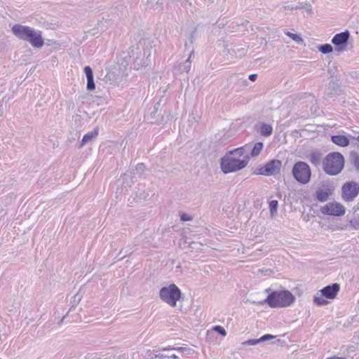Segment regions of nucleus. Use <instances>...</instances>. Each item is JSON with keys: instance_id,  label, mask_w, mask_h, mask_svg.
I'll use <instances>...</instances> for the list:
<instances>
[{"instance_id": "obj_43", "label": "nucleus", "mask_w": 359, "mask_h": 359, "mask_svg": "<svg viewBox=\"0 0 359 359\" xmlns=\"http://www.w3.org/2000/svg\"><path fill=\"white\" fill-rule=\"evenodd\" d=\"M191 55H193V53H191L189 57H191Z\"/></svg>"}, {"instance_id": "obj_28", "label": "nucleus", "mask_w": 359, "mask_h": 359, "mask_svg": "<svg viewBox=\"0 0 359 359\" xmlns=\"http://www.w3.org/2000/svg\"><path fill=\"white\" fill-rule=\"evenodd\" d=\"M286 34H287L288 36H290L291 39H292L294 41H295L299 42V41H302V38H301L300 36H298L297 34H293V33H291V32H287L286 33Z\"/></svg>"}, {"instance_id": "obj_24", "label": "nucleus", "mask_w": 359, "mask_h": 359, "mask_svg": "<svg viewBox=\"0 0 359 359\" xmlns=\"http://www.w3.org/2000/svg\"><path fill=\"white\" fill-rule=\"evenodd\" d=\"M278 204V203L276 200H272L269 202V209L272 215L277 212Z\"/></svg>"}, {"instance_id": "obj_21", "label": "nucleus", "mask_w": 359, "mask_h": 359, "mask_svg": "<svg viewBox=\"0 0 359 359\" xmlns=\"http://www.w3.org/2000/svg\"><path fill=\"white\" fill-rule=\"evenodd\" d=\"M191 67L190 57H188L182 65H180V70L182 72H189Z\"/></svg>"}, {"instance_id": "obj_12", "label": "nucleus", "mask_w": 359, "mask_h": 359, "mask_svg": "<svg viewBox=\"0 0 359 359\" xmlns=\"http://www.w3.org/2000/svg\"><path fill=\"white\" fill-rule=\"evenodd\" d=\"M334 189L328 184H323L316 191V198L320 202H325L333 194Z\"/></svg>"}, {"instance_id": "obj_31", "label": "nucleus", "mask_w": 359, "mask_h": 359, "mask_svg": "<svg viewBox=\"0 0 359 359\" xmlns=\"http://www.w3.org/2000/svg\"><path fill=\"white\" fill-rule=\"evenodd\" d=\"M180 219L183 222L191 221L192 219L191 216H189V215H187L185 213H182L180 215Z\"/></svg>"}, {"instance_id": "obj_23", "label": "nucleus", "mask_w": 359, "mask_h": 359, "mask_svg": "<svg viewBox=\"0 0 359 359\" xmlns=\"http://www.w3.org/2000/svg\"><path fill=\"white\" fill-rule=\"evenodd\" d=\"M318 50L323 54H328L332 52L333 48L330 44L325 43L318 47Z\"/></svg>"}, {"instance_id": "obj_4", "label": "nucleus", "mask_w": 359, "mask_h": 359, "mask_svg": "<svg viewBox=\"0 0 359 359\" xmlns=\"http://www.w3.org/2000/svg\"><path fill=\"white\" fill-rule=\"evenodd\" d=\"M344 166V158L339 152L328 154L323 161V168L329 175H336L341 172Z\"/></svg>"}, {"instance_id": "obj_29", "label": "nucleus", "mask_w": 359, "mask_h": 359, "mask_svg": "<svg viewBox=\"0 0 359 359\" xmlns=\"http://www.w3.org/2000/svg\"><path fill=\"white\" fill-rule=\"evenodd\" d=\"M276 337V336H273L272 334H264L263 335L262 337H261L259 338V341L261 342H264L266 341H268L269 339H274Z\"/></svg>"}, {"instance_id": "obj_37", "label": "nucleus", "mask_w": 359, "mask_h": 359, "mask_svg": "<svg viewBox=\"0 0 359 359\" xmlns=\"http://www.w3.org/2000/svg\"><path fill=\"white\" fill-rule=\"evenodd\" d=\"M168 355H165L163 353H158V354L156 355V357L159 358H168Z\"/></svg>"}, {"instance_id": "obj_20", "label": "nucleus", "mask_w": 359, "mask_h": 359, "mask_svg": "<svg viewBox=\"0 0 359 359\" xmlns=\"http://www.w3.org/2000/svg\"><path fill=\"white\" fill-rule=\"evenodd\" d=\"M325 298V297L322 296L321 294L320 295L317 294L314 296L313 302L318 306H324L328 303Z\"/></svg>"}, {"instance_id": "obj_8", "label": "nucleus", "mask_w": 359, "mask_h": 359, "mask_svg": "<svg viewBox=\"0 0 359 359\" xmlns=\"http://www.w3.org/2000/svg\"><path fill=\"white\" fill-rule=\"evenodd\" d=\"M281 168V161L279 160H271L266 163L264 166L259 168L257 175L264 176H271L278 173Z\"/></svg>"}, {"instance_id": "obj_32", "label": "nucleus", "mask_w": 359, "mask_h": 359, "mask_svg": "<svg viewBox=\"0 0 359 359\" xmlns=\"http://www.w3.org/2000/svg\"><path fill=\"white\" fill-rule=\"evenodd\" d=\"M111 359H128V355L126 353L120 354L117 356L111 355Z\"/></svg>"}, {"instance_id": "obj_17", "label": "nucleus", "mask_w": 359, "mask_h": 359, "mask_svg": "<svg viewBox=\"0 0 359 359\" xmlns=\"http://www.w3.org/2000/svg\"><path fill=\"white\" fill-rule=\"evenodd\" d=\"M98 135V129L95 128L90 132L87 133L84 135L81 140V147L90 142L93 139L95 138Z\"/></svg>"}, {"instance_id": "obj_11", "label": "nucleus", "mask_w": 359, "mask_h": 359, "mask_svg": "<svg viewBox=\"0 0 359 359\" xmlns=\"http://www.w3.org/2000/svg\"><path fill=\"white\" fill-rule=\"evenodd\" d=\"M151 48H146L143 50L142 57H137L134 62V69L139 70L144 67H147L151 62Z\"/></svg>"}, {"instance_id": "obj_40", "label": "nucleus", "mask_w": 359, "mask_h": 359, "mask_svg": "<svg viewBox=\"0 0 359 359\" xmlns=\"http://www.w3.org/2000/svg\"><path fill=\"white\" fill-rule=\"evenodd\" d=\"M327 359H346V358H342V357H331V358H328Z\"/></svg>"}, {"instance_id": "obj_6", "label": "nucleus", "mask_w": 359, "mask_h": 359, "mask_svg": "<svg viewBox=\"0 0 359 359\" xmlns=\"http://www.w3.org/2000/svg\"><path fill=\"white\" fill-rule=\"evenodd\" d=\"M294 180L302 184H306L311 180V170L310 166L304 161L295 163L292 169Z\"/></svg>"}, {"instance_id": "obj_33", "label": "nucleus", "mask_w": 359, "mask_h": 359, "mask_svg": "<svg viewBox=\"0 0 359 359\" xmlns=\"http://www.w3.org/2000/svg\"><path fill=\"white\" fill-rule=\"evenodd\" d=\"M351 225L355 228V229H358L359 228V220L357 219H353L351 221Z\"/></svg>"}, {"instance_id": "obj_42", "label": "nucleus", "mask_w": 359, "mask_h": 359, "mask_svg": "<svg viewBox=\"0 0 359 359\" xmlns=\"http://www.w3.org/2000/svg\"><path fill=\"white\" fill-rule=\"evenodd\" d=\"M352 140H358V142H359V133H358V136H356V137L353 136V137H352Z\"/></svg>"}, {"instance_id": "obj_26", "label": "nucleus", "mask_w": 359, "mask_h": 359, "mask_svg": "<svg viewBox=\"0 0 359 359\" xmlns=\"http://www.w3.org/2000/svg\"><path fill=\"white\" fill-rule=\"evenodd\" d=\"M85 359H111V355L101 357L97 354L95 355H89L86 357Z\"/></svg>"}, {"instance_id": "obj_15", "label": "nucleus", "mask_w": 359, "mask_h": 359, "mask_svg": "<svg viewBox=\"0 0 359 359\" xmlns=\"http://www.w3.org/2000/svg\"><path fill=\"white\" fill-rule=\"evenodd\" d=\"M252 151V144H246L245 145L232 150V154H238L243 159L250 160V151Z\"/></svg>"}, {"instance_id": "obj_14", "label": "nucleus", "mask_w": 359, "mask_h": 359, "mask_svg": "<svg viewBox=\"0 0 359 359\" xmlns=\"http://www.w3.org/2000/svg\"><path fill=\"white\" fill-rule=\"evenodd\" d=\"M353 136L351 135H334L331 136V141L334 144L341 147H348L350 144V140L352 139Z\"/></svg>"}, {"instance_id": "obj_36", "label": "nucleus", "mask_w": 359, "mask_h": 359, "mask_svg": "<svg viewBox=\"0 0 359 359\" xmlns=\"http://www.w3.org/2000/svg\"><path fill=\"white\" fill-rule=\"evenodd\" d=\"M304 5H305V4L300 3L298 6H294V9L297 10V9L304 8H305Z\"/></svg>"}, {"instance_id": "obj_13", "label": "nucleus", "mask_w": 359, "mask_h": 359, "mask_svg": "<svg viewBox=\"0 0 359 359\" xmlns=\"http://www.w3.org/2000/svg\"><path fill=\"white\" fill-rule=\"evenodd\" d=\"M340 289L338 283H333L327 285L320 290L321 295L327 299H334Z\"/></svg>"}, {"instance_id": "obj_39", "label": "nucleus", "mask_w": 359, "mask_h": 359, "mask_svg": "<svg viewBox=\"0 0 359 359\" xmlns=\"http://www.w3.org/2000/svg\"><path fill=\"white\" fill-rule=\"evenodd\" d=\"M168 358H175V359H178V356L176 355L175 354H170V355H168Z\"/></svg>"}, {"instance_id": "obj_7", "label": "nucleus", "mask_w": 359, "mask_h": 359, "mask_svg": "<svg viewBox=\"0 0 359 359\" xmlns=\"http://www.w3.org/2000/svg\"><path fill=\"white\" fill-rule=\"evenodd\" d=\"M359 194V184L355 181H348L341 187V197L346 203L353 201Z\"/></svg>"}, {"instance_id": "obj_5", "label": "nucleus", "mask_w": 359, "mask_h": 359, "mask_svg": "<svg viewBox=\"0 0 359 359\" xmlns=\"http://www.w3.org/2000/svg\"><path fill=\"white\" fill-rule=\"evenodd\" d=\"M160 299L172 307H175L182 297L180 289L174 283L163 287L159 291Z\"/></svg>"}, {"instance_id": "obj_3", "label": "nucleus", "mask_w": 359, "mask_h": 359, "mask_svg": "<svg viewBox=\"0 0 359 359\" xmlns=\"http://www.w3.org/2000/svg\"><path fill=\"white\" fill-rule=\"evenodd\" d=\"M295 299L294 296L288 290L273 291L265 299L271 308H283L291 305Z\"/></svg>"}, {"instance_id": "obj_35", "label": "nucleus", "mask_w": 359, "mask_h": 359, "mask_svg": "<svg viewBox=\"0 0 359 359\" xmlns=\"http://www.w3.org/2000/svg\"><path fill=\"white\" fill-rule=\"evenodd\" d=\"M257 78V75L255 74H250L249 76V79L252 81H255Z\"/></svg>"}, {"instance_id": "obj_9", "label": "nucleus", "mask_w": 359, "mask_h": 359, "mask_svg": "<svg viewBox=\"0 0 359 359\" xmlns=\"http://www.w3.org/2000/svg\"><path fill=\"white\" fill-rule=\"evenodd\" d=\"M345 212L344 206L338 202L328 203L321 208L323 214L330 216H342L345 214Z\"/></svg>"}, {"instance_id": "obj_38", "label": "nucleus", "mask_w": 359, "mask_h": 359, "mask_svg": "<svg viewBox=\"0 0 359 359\" xmlns=\"http://www.w3.org/2000/svg\"><path fill=\"white\" fill-rule=\"evenodd\" d=\"M172 349H175V348H170V347H167V348H163V351L172 350ZM175 349L177 350V351H181V350H182V347H178L177 348H175Z\"/></svg>"}, {"instance_id": "obj_16", "label": "nucleus", "mask_w": 359, "mask_h": 359, "mask_svg": "<svg viewBox=\"0 0 359 359\" xmlns=\"http://www.w3.org/2000/svg\"><path fill=\"white\" fill-rule=\"evenodd\" d=\"M83 71L87 79L86 88L88 90H93L95 88V84L94 82L93 70L90 66H86Z\"/></svg>"}, {"instance_id": "obj_30", "label": "nucleus", "mask_w": 359, "mask_h": 359, "mask_svg": "<svg viewBox=\"0 0 359 359\" xmlns=\"http://www.w3.org/2000/svg\"><path fill=\"white\" fill-rule=\"evenodd\" d=\"M145 165L143 163H138L137 165H136V168H135V170L137 173H142L144 170H145Z\"/></svg>"}, {"instance_id": "obj_19", "label": "nucleus", "mask_w": 359, "mask_h": 359, "mask_svg": "<svg viewBox=\"0 0 359 359\" xmlns=\"http://www.w3.org/2000/svg\"><path fill=\"white\" fill-rule=\"evenodd\" d=\"M263 147L262 142H257L255 144H252V151H250L251 157L257 156L263 149Z\"/></svg>"}, {"instance_id": "obj_22", "label": "nucleus", "mask_w": 359, "mask_h": 359, "mask_svg": "<svg viewBox=\"0 0 359 359\" xmlns=\"http://www.w3.org/2000/svg\"><path fill=\"white\" fill-rule=\"evenodd\" d=\"M351 161L355 168L359 170V154L355 151H352L351 153Z\"/></svg>"}, {"instance_id": "obj_10", "label": "nucleus", "mask_w": 359, "mask_h": 359, "mask_svg": "<svg viewBox=\"0 0 359 359\" xmlns=\"http://www.w3.org/2000/svg\"><path fill=\"white\" fill-rule=\"evenodd\" d=\"M350 33L348 30L335 34L332 39V43L336 46L338 51H344L348 44Z\"/></svg>"}, {"instance_id": "obj_25", "label": "nucleus", "mask_w": 359, "mask_h": 359, "mask_svg": "<svg viewBox=\"0 0 359 359\" xmlns=\"http://www.w3.org/2000/svg\"><path fill=\"white\" fill-rule=\"evenodd\" d=\"M260 342L261 341H259V338L257 339H249L248 341L243 342V345H244V346H245V345L255 346Z\"/></svg>"}, {"instance_id": "obj_2", "label": "nucleus", "mask_w": 359, "mask_h": 359, "mask_svg": "<svg viewBox=\"0 0 359 359\" xmlns=\"http://www.w3.org/2000/svg\"><path fill=\"white\" fill-rule=\"evenodd\" d=\"M238 154H232V151H229L224 157L221 158L220 167L224 174L238 171L247 166L248 159L241 158Z\"/></svg>"}, {"instance_id": "obj_41", "label": "nucleus", "mask_w": 359, "mask_h": 359, "mask_svg": "<svg viewBox=\"0 0 359 359\" xmlns=\"http://www.w3.org/2000/svg\"><path fill=\"white\" fill-rule=\"evenodd\" d=\"M285 9H288V10H290V11L295 10L294 9V6H287V7H285Z\"/></svg>"}, {"instance_id": "obj_34", "label": "nucleus", "mask_w": 359, "mask_h": 359, "mask_svg": "<svg viewBox=\"0 0 359 359\" xmlns=\"http://www.w3.org/2000/svg\"><path fill=\"white\" fill-rule=\"evenodd\" d=\"M304 6H305L304 8L306 9L307 13H313V8H312L311 5L305 4Z\"/></svg>"}, {"instance_id": "obj_18", "label": "nucleus", "mask_w": 359, "mask_h": 359, "mask_svg": "<svg viewBox=\"0 0 359 359\" xmlns=\"http://www.w3.org/2000/svg\"><path fill=\"white\" fill-rule=\"evenodd\" d=\"M259 133L262 136L269 137L273 133V128L269 124L262 123L259 128Z\"/></svg>"}, {"instance_id": "obj_27", "label": "nucleus", "mask_w": 359, "mask_h": 359, "mask_svg": "<svg viewBox=\"0 0 359 359\" xmlns=\"http://www.w3.org/2000/svg\"><path fill=\"white\" fill-rule=\"evenodd\" d=\"M213 330L217 332L218 333H219L222 336L226 335V332L225 330L222 326L216 325L213 327Z\"/></svg>"}, {"instance_id": "obj_1", "label": "nucleus", "mask_w": 359, "mask_h": 359, "mask_svg": "<svg viewBox=\"0 0 359 359\" xmlns=\"http://www.w3.org/2000/svg\"><path fill=\"white\" fill-rule=\"evenodd\" d=\"M12 32L18 39L29 42L34 48H41L44 41L40 30L29 26L15 24L12 27Z\"/></svg>"}]
</instances>
